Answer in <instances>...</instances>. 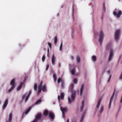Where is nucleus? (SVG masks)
I'll return each instance as SVG.
<instances>
[{
	"instance_id": "nucleus-42",
	"label": "nucleus",
	"mask_w": 122,
	"mask_h": 122,
	"mask_svg": "<svg viewBox=\"0 0 122 122\" xmlns=\"http://www.w3.org/2000/svg\"><path fill=\"white\" fill-rule=\"evenodd\" d=\"M60 66H61L60 64V63H58V66L60 67Z\"/></svg>"
},
{
	"instance_id": "nucleus-24",
	"label": "nucleus",
	"mask_w": 122,
	"mask_h": 122,
	"mask_svg": "<svg viewBox=\"0 0 122 122\" xmlns=\"http://www.w3.org/2000/svg\"><path fill=\"white\" fill-rule=\"evenodd\" d=\"M84 87V86L83 85H82L81 86V87L80 89V95L81 96V94H82V91L83 90V88Z\"/></svg>"
},
{
	"instance_id": "nucleus-31",
	"label": "nucleus",
	"mask_w": 122,
	"mask_h": 122,
	"mask_svg": "<svg viewBox=\"0 0 122 122\" xmlns=\"http://www.w3.org/2000/svg\"><path fill=\"white\" fill-rule=\"evenodd\" d=\"M57 41V36H55L54 38V42L56 43Z\"/></svg>"
},
{
	"instance_id": "nucleus-32",
	"label": "nucleus",
	"mask_w": 122,
	"mask_h": 122,
	"mask_svg": "<svg viewBox=\"0 0 122 122\" xmlns=\"http://www.w3.org/2000/svg\"><path fill=\"white\" fill-rule=\"evenodd\" d=\"M37 84H35L34 85V89L36 91L37 90Z\"/></svg>"
},
{
	"instance_id": "nucleus-3",
	"label": "nucleus",
	"mask_w": 122,
	"mask_h": 122,
	"mask_svg": "<svg viewBox=\"0 0 122 122\" xmlns=\"http://www.w3.org/2000/svg\"><path fill=\"white\" fill-rule=\"evenodd\" d=\"M113 13L114 16L117 18H119L122 14V12L121 11L119 10L118 9H115L114 10Z\"/></svg>"
},
{
	"instance_id": "nucleus-25",
	"label": "nucleus",
	"mask_w": 122,
	"mask_h": 122,
	"mask_svg": "<svg viewBox=\"0 0 122 122\" xmlns=\"http://www.w3.org/2000/svg\"><path fill=\"white\" fill-rule=\"evenodd\" d=\"M74 87V85L73 84H71V85L69 87V90H71V91H72Z\"/></svg>"
},
{
	"instance_id": "nucleus-4",
	"label": "nucleus",
	"mask_w": 122,
	"mask_h": 122,
	"mask_svg": "<svg viewBox=\"0 0 122 122\" xmlns=\"http://www.w3.org/2000/svg\"><path fill=\"white\" fill-rule=\"evenodd\" d=\"M75 91H72L71 96L70 97H68V100L69 103H71L74 101L75 96Z\"/></svg>"
},
{
	"instance_id": "nucleus-38",
	"label": "nucleus",
	"mask_w": 122,
	"mask_h": 122,
	"mask_svg": "<svg viewBox=\"0 0 122 122\" xmlns=\"http://www.w3.org/2000/svg\"><path fill=\"white\" fill-rule=\"evenodd\" d=\"M53 77L54 79L56 78V76L55 74H54L53 75Z\"/></svg>"
},
{
	"instance_id": "nucleus-9",
	"label": "nucleus",
	"mask_w": 122,
	"mask_h": 122,
	"mask_svg": "<svg viewBox=\"0 0 122 122\" xmlns=\"http://www.w3.org/2000/svg\"><path fill=\"white\" fill-rule=\"evenodd\" d=\"M60 109L61 111H62V117H63L65 119V118L64 117V114H65V112L66 111L67 109L66 108H63L62 107H60Z\"/></svg>"
},
{
	"instance_id": "nucleus-35",
	"label": "nucleus",
	"mask_w": 122,
	"mask_h": 122,
	"mask_svg": "<svg viewBox=\"0 0 122 122\" xmlns=\"http://www.w3.org/2000/svg\"><path fill=\"white\" fill-rule=\"evenodd\" d=\"M94 33L95 37H97L98 35L97 33V32L95 31L94 32Z\"/></svg>"
},
{
	"instance_id": "nucleus-33",
	"label": "nucleus",
	"mask_w": 122,
	"mask_h": 122,
	"mask_svg": "<svg viewBox=\"0 0 122 122\" xmlns=\"http://www.w3.org/2000/svg\"><path fill=\"white\" fill-rule=\"evenodd\" d=\"M31 108H29L25 112V113L26 114H27L28 112L30 111V110Z\"/></svg>"
},
{
	"instance_id": "nucleus-12",
	"label": "nucleus",
	"mask_w": 122,
	"mask_h": 122,
	"mask_svg": "<svg viewBox=\"0 0 122 122\" xmlns=\"http://www.w3.org/2000/svg\"><path fill=\"white\" fill-rule=\"evenodd\" d=\"M64 93L63 92H61L60 94V97L59 95H58V98L59 101L60 100V99L62 100L64 98Z\"/></svg>"
},
{
	"instance_id": "nucleus-15",
	"label": "nucleus",
	"mask_w": 122,
	"mask_h": 122,
	"mask_svg": "<svg viewBox=\"0 0 122 122\" xmlns=\"http://www.w3.org/2000/svg\"><path fill=\"white\" fill-rule=\"evenodd\" d=\"M51 62L52 64L54 65L55 64V58L54 56V55L53 54L51 58Z\"/></svg>"
},
{
	"instance_id": "nucleus-34",
	"label": "nucleus",
	"mask_w": 122,
	"mask_h": 122,
	"mask_svg": "<svg viewBox=\"0 0 122 122\" xmlns=\"http://www.w3.org/2000/svg\"><path fill=\"white\" fill-rule=\"evenodd\" d=\"M41 102V101L40 100H38L35 103L36 104H38L40 103Z\"/></svg>"
},
{
	"instance_id": "nucleus-1",
	"label": "nucleus",
	"mask_w": 122,
	"mask_h": 122,
	"mask_svg": "<svg viewBox=\"0 0 122 122\" xmlns=\"http://www.w3.org/2000/svg\"><path fill=\"white\" fill-rule=\"evenodd\" d=\"M112 45L110 43H108L107 44L106 47V50H108L109 49H110V54L108 58V60L109 61H110L112 60V58L113 56V51L112 49Z\"/></svg>"
},
{
	"instance_id": "nucleus-18",
	"label": "nucleus",
	"mask_w": 122,
	"mask_h": 122,
	"mask_svg": "<svg viewBox=\"0 0 122 122\" xmlns=\"http://www.w3.org/2000/svg\"><path fill=\"white\" fill-rule=\"evenodd\" d=\"M111 71L109 70L107 71V72L108 73V75L109 76V79L107 81V82H109L112 76V75L110 74Z\"/></svg>"
},
{
	"instance_id": "nucleus-11",
	"label": "nucleus",
	"mask_w": 122,
	"mask_h": 122,
	"mask_svg": "<svg viewBox=\"0 0 122 122\" xmlns=\"http://www.w3.org/2000/svg\"><path fill=\"white\" fill-rule=\"evenodd\" d=\"M60 82L61 83V87L62 88H63L64 85V81L62 80L60 78H59L57 80L58 83L59 84Z\"/></svg>"
},
{
	"instance_id": "nucleus-49",
	"label": "nucleus",
	"mask_w": 122,
	"mask_h": 122,
	"mask_svg": "<svg viewBox=\"0 0 122 122\" xmlns=\"http://www.w3.org/2000/svg\"><path fill=\"white\" fill-rule=\"evenodd\" d=\"M24 113H23V115H22V116L23 117V116H24Z\"/></svg>"
},
{
	"instance_id": "nucleus-13",
	"label": "nucleus",
	"mask_w": 122,
	"mask_h": 122,
	"mask_svg": "<svg viewBox=\"0 0 122 122\" xmlns=\"http://www.w3.org/2000/svg\"><path fill=\"white\" fill-rule=\"evenodd\" d=\"M73 68L71 70V72L73 75H77V74L75 73V67L74 66H72Z\"/></svg>"
},
{
	"instance_id": "nucleus-45",
	"label": "nucleus",
	"mask_w": 122,
	"mask_h": 122,
	"mask_svg": "<svg viewBox=\"0 0 122 122\" xmlns=\"http://www.w3.org/2000/svg\"><path fill=\"white\" fill-rule=\"evenodd\" d=\"M72 122H76V120H74V121H73Z\"/></svg>"
},
{
	"instance_id": "nucleus-46",
	"label": "nucleus",
	"mask_w": 122,
	"mask_h": 122,
	"mask_svg": "<svg viewBox=\"0 0 122 122\" xmlns=\"http://www.w3.org/2000/svg\"><path fill=\"white\" fill-rule=\"evenodd\" d=\"M66 122H69V120L68 119H67Z\"/></svg>"
},
{
	"instance_id": "nucleus-29",
	"label": "nucleus",
	"mask_w": 122,
	"mask_h": 122,
	"mask_svg": "<svg viewBox=\"0 0 122 122\" xmlns=\"http://www.w3.org/2000/svg\"><path fill=\"white\" fill-rule=\"evenodd\" d=\"M119 79L121 80H122V71L119 76Z\"/></svg>"
},
{
	"instance_id": "nucleus-44",
	"label": "nucleus",
	"mask_w": 122,
	"mask_h": 122,
	"mask_svg": "<svg viewBox=\"0 0 122 122\" xmlns=\"http://www.w3.org/2000/svg\"><path fill=\"white\" fill-rule=\"evenodd\" d=\"M54 81L55 82L56 81V78L54 79Z\"/></svg>"
},
{
	"instance_id": "nucleus-40",
	"label": "nucleus",
	"mask_w": 122,
	"mask_h": 122,
	"mask_svg": "<svg viewBox=\"0 0 122 122\" xmlns=\"http://www.w3.org/2000/svg\"><path fill=\"white\" fill-rule=\"evenodd\" d=\"M48 45L50 47V48H51V44L49 42H48Z\"/></svg>"
},
{
	"instance_id": "nucleus-30",
	"label": "nucleus",
	"mask_w": 122,
	"mask_h": 122,
	"mask_svg": "<svg viewBox=\"0 0 122 122\" xmlns=\"http://www.w3.org/2000/svg\"><path fill=\"white\" fill-rule=\"evenodd\" d=\"M62 43H61V44L60 46V47L59 50L60 51H62Z\"/></svg>"
},
{
	"instance_id": "nucleus-10",
	"label": "nucleus",
	"mask_w": 122,
	"mask_h": 122,
	"mask_svg": "<svg viewBox=\"0 0 122 122\" xmlns=\"http://www.w3.org/2000/svg\"><path fill=\"white\" fill-rule=\"evenodd\" d=\"M115 89L114 90V92L112 96L110 99L109 106V108H110L111 107V103H112V99L114 97L115 94Z\"/></svg>"
},
{
	"instance_id": "nucleus-27",
	"label": "nucleus",
	"mask_w": 122,
	"mask_h": 122,
	"mask_svg": "<svg viewBox=\"0 0 122 122\" xmlns=\"http://www.w3.org/2000/svg\"><path fill=\"white\" fill-rule=\"evenodd\" d=\"M84 101H83L82 102L81 106V111H82V110L83 108L84 107Z\"/></svg>"
},
{
	"instance_id": "nucleus-47",
	"label": "nucleus",
	"mask_w": 122,
	"mask_h": 122,
	"mask_svg": "<svg viewBox=\"0 0 122 122\" xmlns=\"http://www.w3.org/2000/svg\"><path fill=\"white\" fill-rule=\"evenodd\" d=\"M49 49H48V53H47V55L48 56V51H49Z\"/></svg>"
},
{
	"instance_id": "nucleus-5",
	"label": "nucleus",
	"mask_w": 122,
	"mask_h": 122,
	"mask_svg": "<svg viewBox=\"0 0 122 122\" xmlns=\"http://www.w3.org/2000/svg\"><path fill=\"white\" fill-rule=\"evenodd\" d=\"M31 91H30L29 92L26 93L22 97V100L24 101L25 102H26L28 100L29 97L31 93Z\"/></svg>"
},
{
	"instance_id": "nucleus-50",
	"label": "nucleus",
	"mask_w": 122,
	"mask_h": 122,
	"mask_svg": "<svg viewBox=\"0 0 122 122\" xmlns=\"http://www.w3.org/2000/svg\"><path fill=\"white\" fill-rule=\"evenodd\" d=\"M0 103H1V101H0Z\"/></svg>"
},
{
	"instance_id": "nucleus-41",
	"label": "nucleus",
	"mask_w": 122,
	"mask_h": 122,
	"mask_svg": "<svg viewBox=\"0 0 122 122\" xmlns=\"http://www.w3.org/2000/svg\"><path fill=\"white\" fill-rule=\"evenodd\" d=\"M49 65L48 64L47 65V66H46V71H47L48 69V68L49 67Z\"/></svg>"
},
{
	"instance_id": "nucleus-8",
	"label": "nucleus",
	"mask_w": 122,
	"mask_h": 122,
	"mask_svg": "<svg viewBox=\"0 0 122 122\" xmlns=\"http://www.w3.org/2000/svg\"><path fill=\"white\" fill-rule=\"evenodd\" d=\"M120 32L121 31L120 30H117L115 31L114 36L116 40H117L119 39Z\"/></svg>"
},
{
	"instance_id": "nucleus-20",
	"label": "nucleus",
	"mask_w": 122,
	"mask_h": 122,
	"mask_svg": "<svg viewBox=\"0 0 122 122\" xmlns=\"http://www.w3.org/2000/svg\"><path fill=\"white\" fill-rule=\"evenodd\" d=\"M104 107L103 106H101L100 107V108L99 111V113L101 114L104 111Z\"/></svg>"
},
{
	"instance_id": "nucleus-37",
	"label": "nucleus",
	"mask_w": 122,
	"mask_h": 122,
	"mask_svg": "<svg viewBox=\"0 0 122 122\" xmlns=\"http://www.w3.org/2000/svg\"><path fill=\"white\" fill-rule=\"evenodd\" d=\"M45 57L44 55H43L42 57V60L43 61H44L45 60Z\"/></svg>"
},
{
	"instance_id": "nucleus-43",
	"label": "nucleus",
	"mask_w": 122,
	"mask_h": 122,
	"mask_svg": "<svg viewBox=\"0 0 122 122\" xmlns=\"http://www.w3.org/2000/svg\"><path fill=\"white\" fill-rule=\"evenodd\" d=\"M71 58L72 60H73L74 59V57L73 56H71Z\"/></svg>"
},
{
	"instance_id": "nucleus-36",
	"label": "nucleus",
	"mask_w": 122,
	"mask_h": 122,
	"mask_svg": "<svg viewBox=\"0 0 122 122\" xmlns=\"http://www.w3.org/2000/svg\"><path fill=\"white\" fill-rule=\"evenodd\" d=\"M77 82V80L76 79H74L73 80V82L74 83H76Z\"/></svg>"
},
{
	"instance_id": "nucleus-7",
	"label": "nucleus",
	"mask_w": 122,
	"mask_h": 122,
	"mask_svg": "<svg viewBox=\"0 0 122 122\" xmlns=\"http://www.w3.org/2000/svg\"><path fill=\"white\" fill-rule=\"evenodd\" d=\"M48 113L49 116L51 118L53 119L54 118V116L52 112H48L47 110H45L43 112V114L45 116L47 115Z\"/></svg>"
},
{
	"instance_id": "nucleus-22",
	"label": "nucleus",
	"mask_w": 122,
	"mask_h": 122,
	"mask_svg": "<svg viewBox=\"0 0 122 122\" xmlns=\"http://www.w3.org/2000/svg\"><path fill=\"white\" fill-rule=\"evenodd\" d=\"M23 83L22 82H20L19 86L17 88V90L19 91L22 87V85Z\"/></svg>"
},
{
	"instance_id": "nucleus-26",
	"label": "nucleus",
	"mask_w": 122,
	"mask_h": 122,
	"mask_svg": "<svg viewBox=\"0 0 122 122\" xmlns=\"http://www.w3.org/2000/svg\"><path fill=\"white\" fill-rule=\"evenodd\" d=\"M41 89L43 92H46V87L45 85H44Z\"/></svg>"
},
{
	"instance_id": "nucleus-17",
	"label": "nucleus",
	"mask_w": 122,
	"mask_h": 122,
	"mask_svg": "<svg viewBox=\"0 0 122 122\" xmlns=\"http://www.w3.org/2000/svg\"><path fill=\"white\" fill-rule=\"evenodd\" d=\"M86 113V112L85 111H84V112L82 114L81 117V118L80 120V122H82L84 119V116L85 114Z\"/></svg>"
},
{
	"instance_id": "nucleus-21",
	"label": "nucleus",
	"mask_w": 122,
	"mask_h": 122,
	"mask_svg": "<svg viewBox=\"0 0 122 122\" xmlns=\"http://www.w3.org/2000/svg\"><path fill=\"white\" fill-rule=\"evenodd\" d=\"M12 114L11 113H10L9 116V120H8V122H10L11 121L12 119Z\"/></svg>"
},
{
	"instance_id": "nucleus-39",
	"label": "nucleus",
	"mask_w": 122,
	"mask_h": 122,
	"mask_svg": "<svg viewBox=\"0 0 122 122\" xmlns=\"http://www.w3.org/2000/svg\"><path fill=\"white\" fill-rule=\"evenodd\" d=\"M103 9L104 11H105V4H103Z\"/></svg>"
},
{
	"instance_id": "nucleus-23",
	"label": "nucleus",
	"mask_w": 122,
	"mask_h": 122,
	"mask_svg": "<svg viewBox=\"0 0 122 122\" xmlns=\"http://www.w3.org/2000/svg\"><path fill=\"white\" fill-rule=\"evenodd\" d=\"M92 59L93 61H95L97 60L96 56H92Z\"/></svg>"
},
{
	"instance_id": "nucleus-14",
	"label": "nucleus",
	"mask_w": 122,
	"mask_h": 122,
	"mask_svg": "<svg viewBox=\"0 0 122 122\" xmlns=\"http://www.w3.org/2000/svg\"><path fill=\"white\" fill-rule=\"evenodd\" d=\"M8 102V99H6L5 101L4 104L3 106V109H5L6 107Z\"/></svg>"
},
{
	"instance_id": "nucleus-16",
	"label": "nucleus",
	"mask_w": 122,
	"mask_h": 122,
	"mask_svg": "<svg viewBox=\"0 0 122 122\" xmlns=\"http://www.w3.org/2000/svg\"><path fill=\"white\" fill-rule=\"evenodd\" d=\"M42 83V82H41V83L40 84L38 85V94L41 92V91L42 89L41 86V83Z\"/></svg>"
},
{
	"instance_id": "nucleus-19",
	"label": "nucleus",
	"mask_w": 122,
	"mask_h": 122,
	"mask_svg": "<svg viewBox=\"0 0 122 122\" xmlns=\"http://www.w3.org/2000/svg\"><path fill=\"white\" fill-rule=\"evenodd\" d=\"M98 102L96 106V109H97L99 108L100 107V104L101 102V99H99L98 100Z\"/></svg>"
},
{
	"instance_id": "nucleus-28",
	"label": "nucleus",
	"mask_w": 122,
	"mask_h": 122,
	"mask_svg": "<svg viewBox=\"0 0 122 122\" xmlns=\"http://www.w3.org/2000/svg\"><path fill=\"white\" fill-rule=\"evenodd\" d=\"M77 62L79 63L80 61V58L79 56H77L76 58Z\"/></svg>"
},
{
	"instance_id": "nucleus-2",
	"label": "nucleus",
	"mask_w": 122,
	"mask_h": 122,
	"mask_svg": "<svg viewBox=\"0 0 122 122\" xmlns=\"http://www.w3.org/2000/svg\"><path fill=\"white\" fill-rule=\"evenodd\" d=\"M98 36L99 38L98 39V41L100 44L101 45L103 41V38L104 36L103 32L101 30L100 31L98 34Z\"/></svg>"
},
{
	"instance_id": "nucleus-6",
	"label": "nucleus",
	"mask_w": 122,
	"mask_h": 122,
	"mask_svg": "<svg viewBox=\"0 0 122 122\" xmlns=\"http://www.w3.org/2000/svg\"><path fill=\"white\" fill-rule=\"evenodd\" d=\"M15 81L14 79H12L10 82V84L11 86V88L8 90L9 92H11L14 89L15 87Z\"/></svg>"
},
{
	"instance_id": "nucleus-48",
	"label": "nucleus",
	"mask_w": 122,
	"mask_h": 122,
	"mask_svg": "<svg viewBox=\"0 0 122 122\" xmlns=\"http://www.w3.org/2000/svg\"><path fill=\"white\" fill-rule=\"evenodd\" d=\"M121 110V109H120V107L118 109V110L119 111H120V110Z\"/></svg>"
}]
</instances>
